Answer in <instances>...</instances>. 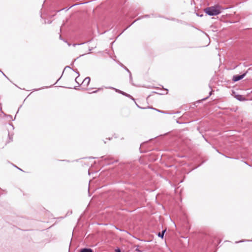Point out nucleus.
Returning a JSON list of instances; mask_svg holds the SVG:
<instances>
[{"label": "nucleus", "instance_id": "obj_1", "mask_svg": "<svg viewBox=\"0 0 252 252\" xmlns=\"http://www.w3.org/2000/svg\"><path fill=\"white\" fill-rule=\"evenodd\" d=\"M204 11L209 16H216L221 13L219 6L208 7L204 9Z\"/></svg>", "mask_w": 252, "mask_h": 252}, {"label": "nucleus", "instance_id": "obj_2", "mask_svg": "<svg viewBox=\"0 0 252 252\" xmlns=\"http://www.w3.org/2000/svg\"><path fill=\"white\" fill-rule=\"evenodd\" d=\"M247 72H248V71H246L245 73H244L241 75H234L232 78L233 81L237 82V81L242 79L243 78L245 77V76H246Z\"/></svg>", "mask_w": 252, "mask_h": 252}, {"label": "nucleus", "instance_id": "obj_3", "mask_svg": "<svg viewBox=\"0 0 252 252\" xmlns=\"http://www.w3.org/2000/svg\"><path fill=\"white\" fill-rule=\"evenodd\" d=\"M112 89H115V90L116 91V92H118L126 97H128L129 98H130L131 99H132V100H133L134 101H135V99L131 96L130 95V94H126V93L124 92H123L120 90H118V89H115V88H111Z\"/></svg>", "mask_w": 252, "mask_h": 252}, {"label": "nucleus", "instance_id": "obj_4", "mask_svg": "<svg viewBox=\"0 0 252 252\" xmlns=\"http://www.w3.org/2000/svg\"><path fill=\"white\" fill-rule=\"evenodd\" d=\"M90 78L89 77H87L84 79L83 81L82 82V85L86 87H88L90 82Z\"/></svg>", "mask_w": 252, "mask_h": 252}, {"label": "nucleus", "instance_id": "obj_5", "mask_svg": "<svg viewBox=\"0 0 252 252\" xmlns=\"http://www.w3.org/2000/svg\"><path fill=\"white\" fill-rule=\"evenodd\" d=\"M121 66L122 67H123V68H124V69H125L129 73L130 81V82H132V75H131V73L130 71H129V70L126 66L124 65L123 64H122L121 65Z\"/></svg>", "mask_w": 252, "mask_h": 252}, {"label": "nucleus", "instance_id": "obj_6", "mask_svg": "<svg viewBox=\"0 0 252 252\" xmlns=\"http://www.w3.org/2000/svg\"><path fill=\"white\" fill-rule=\"evenodd\" d=\"M80 252H93V251L90 248H83L80 250Z\"/></svg>", "mask_w": 252, "mask_h": 252}, {"label": "nucleus", "instance_id": "obj_7", "mask_svg": "<svg viewBox=\"0 0 252 252\" xmlns=\"http://www.w3.org/2000/svg\"><path fill=\"white\" fill-rule=\"evenodd\" d=\"M166 231V229L163 230L161 232H159V233H158V236L159 237H160V238H161L163 239V236H164V234H165V233Z\"/></svg>", "mask_w": 252, "mask_h": 252}, {"label": "nucleus", "instance_id": "obj_8", "mask_svg": "<svg viewBox=\"0 0 252 252\" xmlns=\"http://www.w3.org/2000/svg\"><path fill=\"white\" fill-rule=\"evenodd\" d=\"M242 97H243V96L242 95H236V98H237V99H238L239 100H241Z\"/></svg>", "mask_w": 252, "mask_h": 252}, {"label": "nucleus", "instance_id": "obj_9", "mask_svg": "<svg viewBox=\"0 0 252 252\" xmlns=\"http://www.w3.org/2000/svg\"><path fill=\"white\" fill-rule=\"evenodd\" d=\"M139 246L138 245H137V246H135V247H136V249H135V251L136 252H142V251L141 250H140L139 249H138V247Z\"/></svg>", "mask_w": 252, "mask_h": 252}, {"label": "nucleus", "instance_id": "obj_10", "mask_svg": "<svg viewBox=\"0 0 252 252\" xmlns=\"http://www.w3.org/2000/svg\"><path fill=\"white\" fill-rule=\"evenodd\" d=\"M78 4H77V3L75 4H73V5H71V6H70V7H69V8H63V9H61V10L65 9V10H66V11H67V10H68L70 8H71V7H73V6H75V5H78Z\"/></svg>", "mask_w": 252, "mask_h": 252}, {"label": "nucleus", "instance_id": "obj_11", "mask_svg": "<svg viewBox=\"0 0 252 252\" xmlns=\"http://www.w3.org/2000/svg\"><path fill=\"white\" fill-rule=\"evenodd\" d=\"M150 109H154V110H156V111H158V112H160V113H164L163 111H161V110H158V109H156V108H153V107H150Z\"/></svg>", "mask_w": 252, "mask_h": 252}, {"label": "nucleus", "instance_id": "obj_12", "mask_svg": "<svg viewBox=\"0 0 252 252\" xmlns=\"http://www.w3.org/2000/svg\"><path fill=\"white\" fill-rule=\"evenodd\" d=\"M212 91H211L210 93H209V96L205 98H204L203 99L205 100V99H206L207 98H208V97H209L210 96H211L212 95Z\"/></svg>", "mask_w": 252, "mask_h": 252}, {"label": "nucleus", "instance_id": "obj_13", "mask_svg": "<svg viewBox=\"0 0 252 252\" xmlns=\"http://www.w3.org/2000/svg\"><path fill=\"white\" fill-rule=\"evenodd\" d=\"M118 160L116 159V160H114V161H112V162H111L109 163V164H112V163H114V162H118Z\"/></svg>", "mask_w": 252, "mask_h": 252}, {"label": "nucleus", "instance_id": "obj_14", "mask_svg": "<svg viewBox=\"0 0 252 252\" xmlns=\"http://www.w3.org/2000/svg\"><path fill=\"white\" fill-rule=\"evenodd\" d=\"M115 251L116 252H121V250L119 248H118Z\"/></svg>", "mask_w": 252, "mask_h": 252}, {"label": "nucleus", "instance_id": "obj_15", "mask_svg": "<svg viewBox=\"0 0 252 252\" xmlns=\"http://www.w3.org/2000/svg\"><path fill=\"white\" fill-rule=\"evenodd\" d=\"M77 78H78V77H76V78H75V82H76L77 83H78V84H79V83L78 82Z\"/></svg>", "mask_w": 252, "mask_h": 252}, {"label": "nucleus", "instance_id": "obj_16", "mask_svg": "<svg viewBox=\"0 0 252 252\" xmlns=\"http://www.w3.org/2000/svg\"><path fill=\"white\" fill-rule=\"evenodd\" d=\"M244 241H245L242 240V241H241L236 242V243H240V242H244Z\"/></svg>", "mask_w": 252, "mask_h": 252}, {"label": "nucleus", "instance_id": "obj_17", "mask_svg": "<svg viewBox=\"0 0 252 252\" xmlns=\"http://www.w3.org/2000/svg\"><path fill=\"white\" fill-rule=\"evenodd\" d=\"M197 15L198 16H199V17H202V16H203V15H202V14L200 15V14H197Z\"/></svg>", "mask_w": 252, "mask_h": 252}, {"label": "nucleus", "instance_id": "obj_18", "mask_svg": "<svg viewBox=\"0 0 252 252\" xmlns=\"http://www.w3.org/2000/svg\"><path fill=\"white\" fill-rule=\"evenodd\" d=\"M74 72H75L77 74H78V76L79 75V72L76 70H74Z\"/></svg>", "mask_w": 252, "mask_h": 252}, {"label": "nucleus", "instance_id": "obj_19", "mask_svg": "<svg viewBox=\"0 0 252 252\" xmlns=\"http://www.w3.org/2000/svg\"><path fill=\"white\" fill-rule=\"evenodd\" d=\"M149 17L148 15H146L144 16V17Z\"/></svg>", "mask_w": 252, "mask_h": 252}, {"label": "nucleus", "instance_id": "obj_20", "mask_svg": "<svg viewBox=\"0 0 252 252\" xmlns=\"http://www.w3.org/2000/svg\"><path fill=\"white\" fill-rule=\"evenodd\" d=\"M40 89H34V91H38V90H40Z\"/></svg>", "mask_w": 252, "mask_h": 252}, {"label": "nucleus", "instance_id": "obj_21", "mask_svg": "<svg viewBox=\"0 0 252 252\" xmlns=\"http://www.w3.org/2000/svg\"><path fill=\"white\" fill-rule=\"evenodd\" d=\"M97 92V91H95L93 92L92 93H96Z\"/></svg>", "mask_w": 252, "mask_h": 252}, {"label": "nucleus", "instance_id": "obj_22", "mask_svg": "<svg viewBox=\"0 0 252 252\" xmlns=\"http://www.w3.org/2000/svg\"><path fill=\"white\" fill-rule=\"evenodd\" d=\"M8 117H9V118H11L12 119V116L11 115H8Z\"/></svg>", "mask_w": 252, "mask_h": 252}, {"label": "nucleus", "instance_id": "obj_23", "mask_svg": "<svg viewBox=\"0 0 252 252\" xmlns=\"http://www.w3.org/2000/svg\"><path fill=\"white\" fill-rule=\"evenodd\" d=\"M67 67H68V68H69L71 69V67H69V66H66V67H65V68H67Z\"/></svg>", "mask_w": 252, "mask_h": 252}, {"label": "nucleus", "instance_id": "obj_24", "mask_svg": "<svg viewBox=\"0 0 252 252\" xmlns=\"http://www.w3.org/2000/svg\"><path fill=\"white\" fill-rule=\"evenodd\" d=\"M73 89H75V90H76L77 89V87H74Z\"/></svg>", "mask_w": 252, "mask_h": 252}, {"label": "nucleus", "instance_id": "obj_25", "mask_svg": "<svg viewBox=\"0 0 252 252\" xmlns=\"http://www.w3.org/2000/svg\"><path fill=\"white\" fill-rule=\"evenodd\" d=\"M1 191H2V190H1V189H0V194H1Z\"/></svg>", "mask_w": 252, "mask_h": 252}, {"label": "nucleus", "instance_id": "obj_26", "mask_svg": "<svg viewBox=\"0 0 252 252\" xmlns=\"http://www.w3.org/2000/svg\"><path fill=\"white\" fill-rule=\"evenodd\" d=\"M225 157L226 158H230L229 157H228V156H225Z\"/></svg>", "mask_w": 252, "mask_h": 252}, {"label": "nucleus", "instance_id": "obj_27", "mask_svg": "<svg viewBox=\"0 0 252 252\" xmlns=\"http://www.w3.org/2000/svg\"><path fill=\"white\" fill-rule=\"evenodd\" d=\"M16 168H17L18 169H19V170H22L20 168H19L18 167H16Z\"/></svg>", "mask_w": 252, "mask_h": 252}]
</instances>
